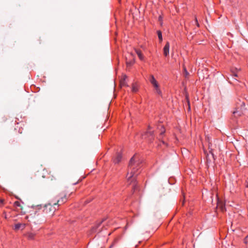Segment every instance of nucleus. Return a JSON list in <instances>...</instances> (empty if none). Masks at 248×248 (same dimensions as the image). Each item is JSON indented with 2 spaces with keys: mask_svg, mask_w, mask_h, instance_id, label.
Here are the masks:
<instances>
[{
  "mask_svg": "<svg viewBox=\"0 0 248 248\" xmlns=\"http://www.w3.org/2000/svg\"><path fill=\"white\" fill-rule=\"evenodd\" d=\"M49 174L48 171L47 169H43V172H42V177H44V178L48 177L47 176H46V174Z\"/></svg>",
  "mask_w": 248,
  "mask_h": 248,
  "instance_id": "obj_15",
  "label": "nucleus"
},
{
  "mask_svg": "<svg viewBox=\"0 0 248 248\" xmlns=\"http://www.w3.org/2000/svg\"><path fill=\"white\" fill-rule=\"evenodd\" d=\"M14 207L16 208L17 210H21L22 207L21 203L18 201H16L14 203Z\"/></svg>",
  "mask_w": 248,
  "mask_h": 248,
  "instance_id": "obj_13",
  "label": "nucleus"
},
{
  "mask_svg": "<svg viewBox=\"0 0 248 248\" xmlns=\"http://www.w3.org/2000/svg\"><path fill=\"white\" fill-rule=\"evenodd\" d=\"M195 22H196V24L197 26L198 27H199V23L198 22V20H197L196 17H195Z\"/></svg>",
  "mask_w": 248,
  "mask_h": 248,
  "instance_id": "obj_18",
  "label": "nucleus"
},
{
  "mask_svg": "<svg viewBox=\"0 0 248 248\" xmlns=\"http://www.w3.org/2000/svg\"><path fill=\"white\" fill-rule=\"evenodd\" d=\"M149 80L151 84L152 85L154 88V90L155 93L160 95L162 96V92L160 90L159 85L156 80L155 79L154 76L152 75H150Z\"/></svg>",
  "mask_w": 248,
  "mask_h": 248,
  "instance_id": "obj_4",
  "label": "nucleus"
},
{
  "mask_svg": "<svg viewBox=\"0 0 248 248\" xmlns=\"http://www.w3.org/2000/svg\"><path fill=\"white\" fill-rule=\"evenodd\" d=\"M150 128H151L149 126L148 130L146 132V134L148 136H149V140H154V132H153V131L150 130Z\"/></svg>",
  "mask_w": 248,
  "mask_h": 248,
  "instance_id": "obj_8",
  "label": "nucleus"
},
{
  "mask_svg": "<svg viewBox=\"0 0 248 248\" xmlns=\"http://www.w3.org/2000/svg\"><path fill=\"white\" fill-rule=\"evenodd\" d=\"M140 168V162L139 159V156L135 155L130 160L128 172L126 175V179L128 185L133 182V189L134 190L136 188V177L140 173L138 171Z\"/></svg>",
  "mask_w": 248,
  "mask_h": 248,
  "instance_id": "obj_1",
  "label": "nucleus"
},
{
  "mask_svg": "<svg viewBox=\"0 0 248 248\" xmlns=\"http://www.w3.org/2000/svg\"><path fill=\"white\" fill-rule=\"evenodd\" d=\"M135 52L140 60H144V57L140 50L135 49Z\"/></svg>",
  "mask_w": 248,
  "mask_h": 248,
  "instance_id": "obj_9",
  "label": "nucleus"
},
{
  "mask_svg": "<svg viewBox=\"0 0 248 248\" xmlns=\"http://www.w3.org/2000/svg\"><path fill=\"white\" fill-rule=\"evenodd\" d=\"M157 35H158V38L160 40V41H162V32L161 31H157Z\"/></svg>",
  "mask_w": 248,
  "mask_h": 248,
  "instance_id": "obj_17",
  "label": "nucleus"
},
{
  "mask_svg": "<svg viewBox=\"0 0 248 248\" xmlns=\"http://www.w3.org/2000/svg\"><path fill=\"white\" fill-rule=\"evenodd\" d=\"M246 187L248 188V181H246Z\"/></svg>",
  "mask_w": 248,
  "mask_h": 248,
  "instance_id": "obj_22",
  "label": "nucleus"
},
{
  "mask_svg": "<svg viewBox=\"0 0 248 248\" xmlns=\"http://www.w3.org/2000/svg\"><path fill=\"white\" fill-rule=\"evenodd\" d=\"M70 197V194H68L65 191H63L57 195L54 198L51 199L52 203L54 205H57V208L60 206L65 203Z\"/></svg>",
  "mask_w": 248,
  "mask_h": 248,
  "instance_id": "obj_2",
  "label": "nucleus"
},
{
  "mask_svg": "<svg viewBox=\"0 0 248 248\" xmlns=\"http://www.w3.org/2000/svg\"><path fill=\"white\" fill-rule=\"evenodd\" d=\"M242 113V111L238 110V108H236L235 110L233 111V114L235 117H238L241 116Z\"/></svg>",
  "mask_w": 248,
  "mask_h": 248,
  "instance_id": "obj_11",
  "label": "nucleus"
},
{
  "mask_svg": "<svg viewBox=\"0 0 248 248\" xmlns=\"http://www.w3.org/2000/svg\"><path fill=\"white\" fill-rule=\"evenodd\" d=\"M126 63H127V64H133V62H129H129H126Z\"/></svg>",
  "mask_w": 248,
  "mask_h": 248,
  "instance_id": "obj_23",
  "label": "nucleus"
},
{
  "mask_svg": "<svg viewBox=\"0 0 248 248\" xmlns=\"http://www.w3.org/2000/svg\"><path fill=\"white\" fill-rule=\"evenodd\" d=\"M170 43L168 42L163 48V54L165 56H167L169 54Z\"/></svg>",
  "mask_w": 248,
  "mask_h": 248,
  "instance_id": "obj_6",
  "label": "nucleus"
},
{
  "mask_svg": "<svg viewBox=\"0 0 248 248\" xmlns=\"http://www.w3.org/2000/svg\"><path fill=\"white\" fill-rule=\"evenodd\" d=\"M138 91V86L137 84H133L132 87V91L134 93H136Z\"/></svg>",
  "mask_w": 248,
  "mask_h": 248,
  "instance_id": "obj_14",
  "label": "nucleus"
},
{
  "mask_svg": "<svg viewBox=\"0 0 248 248\" xmlns=\"http://www.w3.org/2000/svg\"><path fill=\"white\" fill-rule=\"evenodd\" d=\"M105 220H103L101 222H99L97 224L96 226H94L93 228V232H95L96 231V230L97 229V228L98 227H99V226L100 225V224H101L102 222H104Z\"/></svg>",
  "mask_w": 248,
  "mask_h": 248,
  "instance_id": "obj_16",
  "label": "nucleus"
},
{
  "mask_svg": "<svg viewBox=\"0 0 248 248\" xmlns=\"http://www.w3.org/2000/svg\"><path fill=\"white\" fill-rule=\"evenodd\" d=\"M116 241H114V243H113L112 245H110V246L109 247V248H112V247L113 246L114 244L115 243H116Z\"/></svg>",
  "mask_w": 248,
  "mask_h": 248,
  "instance_id": "obj_20",
  "label": "nucleus"
},
{
  "mask_svg": "<svg viewBox=\"0 0 248 248\" xmlns=\"http://www.w3.org/2000/svg\"><path fill=\"white\" fill-rule=\"evenodd\" d=\"M232 76H233V77H237V75L236 73H234L233 74Z\"/></svg>",
  "mask_w": 248,
  "mask_h": 248,
  "instance_id": "obj_21",
  "label": "nucleus"
},
{
  "mask_svg": "<svg viewBox=\"0 0 248 248\" xmlns=\"http://www.w3.org/2000/svg\"><path fill=\"white\" fill-rule=\"evenodd\" d=\"M0 202H1V203H2V202H3V200H0Z\"/></svg>",
  "mask_w": 248,
  "mask_h": 248,
  "instance_id": "obj_26",
  "label": "nucleus"
},
{
  "mask_svg": "<svg viewBox=\"0 0 248 248\" xmlns=\"http://www.w3.org/2000/svg\"><path fill=\"white\" fill-rule=\"evenodd\" d=\"M184 70L186 71V74H187V72L186 71V69L185 68Z\"/></svg>",
  "mask_w": 248,
  "mask_h": 248,
  "instance_id": "obj_25",
  "label": "nucleus"
},
{
  "mask_svg": "<svg viewBox=\"0 0 248 248\" xmlns=\"http://www.w3.org/2000/svg\"><path fill=\"white\" fill-rule=\"evenodd\" d=\"M158 128L159 129V135L157 137V139L159 140V145L162 146L164 145L165 147L168 146V144L163 140V137L165 133V129L164 127L162 125H159L158 126Z\"/></svg>",
  "mask_w": 248,
  "mask_h": 248,
  "instance_id": "obj_5",
  "label": "nucleus"
},
{
  "mask_svg": "<svg viewBox=\"0 0 248 248\" xmlns=\"http://www.w3.org/2000/svg\"><path fill=\"white\" fill-rule=\"evenodd\" d=\"M35 233H32V232H27L25 234V236L29 240H33V239H34V237H35Z\"/></svg>",
  "mask_w": 248,
  "mask_h": 248,
  "instance_id": "obj_10",
  "label": "nucleus"
},
{
  "mask_svg": "<svg viewBox=\"0 0 248 248\" xmlns=\"http://www.w3.org/2000/svg\"><path fill=\"white\" fill-rule=\"evenodd\" d=\"M122 159V155L121 153H117L113 159V162L115 164H118Z\"/></svg>",
  "mask_w": 248,
  "mask_h": 248,
  "instance_id": "obj_7",
  "label": "nucleus"
},
{
  "mask_svg": "<svg viewBox=\"0 0 248 248\" xmlns=\"http://www.w3.org/2000/svg\"><path fill=\"white\" fill-rule=\"evenodd\" d=\"M51 177H51V179L52 180H56V178L54 177V175H53V174L51 175Z\"/></svg>",
  "mask_w": 248,
  "mask_h": 248,
  "instance_id": "obj_19",
  "label": "nucleus"
},
{
  "mask_svg": "<svg viewBox=\"0 0 248 248\" xmlns=\"http://www.w3.org/2000/svg\"><path fill=\"white\" fill-rule=\"evenodd\" d=\"M25 224L17 223L15 225V229L16 230H17L19 229L20 228H21L22 229H24L25 228Z\"/></svg>",
  "mask_w": 248,
  "mask_h": 248,
  "instance_id": "obj_12",
  "label": "nucleus"
},
{
  "mask_svg": "<svg viewBox=\"0 0 248 248\" xmlns=\"http://www.w3.org/2000/svg\"><path fill=\"white\" fill-rule=\"evenodd\" d=\"M57 205H54L52 203V201L46 204L43 209V212L44 214L47 215L48 216H53L55 211L58 209Z\"/></svg>",
  "mask_w": 248,
  "mask_h": 248,
  "instance_id": "obj_3",
  "label": "nucleus"
},
{
  "mask_svg": "<svg viewBox=\"0 0 248 248\" xmlns=\"http://www.w3.org/2000/svg\"><path fill=\"white\" fill-rule=\"evenodd\" d=\"M89 202H90L89 201H86L85 202V203H86V204H87V203H89Z\"/></svg>",
  "mask_w": 248,
  "mask_h": 248,
  "instance_id": "obj_24",
  "label": "nucleus"
}]
</instances>
